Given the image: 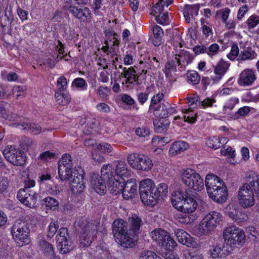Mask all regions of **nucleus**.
Returning a JSON list of instances; mask_svg holds the SVG:
<instances>
[{
	"label": "nucleus",
	"instance_id": "nucleus-1",
	"mask_svg": "<svg viewBox=\"0 0 259 259\" xmlns=\"http://www.w3.org/2000/svg\"><path fill=\"white\" fill-rule=\"evenodd\" d=\"M130 226L127 232L126 223L122 219L115 220L112 224V232L116 242L124 248L133 247L138 240L137 233L142 225L141 219L133 214L128 219Z\"/></svg>",
	"mask_w": 259,
	"mask_h": 259
},
{
	"label": "nucleus",
	"instance_id": "nucleus-2",
	"mask_svg": "<svg viewBox=\"0 0 259 259\" xmlns=\"http://www.w3.org/2000/svg\"><path fill=\"white\" fill-rule=\"evenodd\" d=\"M247 183L239 189L237 199L239 205L243 208H248L254 205L255 200L253 189L259 195V179L254 171L248 172L245 176Z\"/></svg>",
	"mask_w": 259,
	"mask_h": 259
},
{
	"label": "nucleus",
	"instance_id": "nucleus-3",
	"mask_svg": "<svg viewBox=\"0 0 259 259\" xmlns=\"http://www.w3.org/2000/svg\"><path fill=\"white\" fill-rule=\"evenodd\" d=\"M207 193L210 198L218 203L226 202L228 197V190L225 182L213 174H208L205 179Z\"/></svg>",
	"mask_w": 259,
	"mask_h": 259
},
{
	"label": "nucleus",
	"instance_id": "nucleus-4",
	"mask_svg": "<svg viewBox=\"0 0 259 259\" xmlns=\"http://www.w3.org/2000/svg\"><path fill=\"white\" fill-rule=\"evenodd\" d=\"M170 199L174 208L184 213H193L198 206L193 196L188 195L187 191L183 188H179L174 191Z\"/></svg>",
	"mask_w": 259,
	"mask_h": 259
},
{
	"label": "nucleus",
	"instance_id": "nucleus-5",
	"mask_svg": "<svg viewBox=\"0 0 259 259\" xmlns=\"http://www.w3.org/2000/svg\"><path fill=\"white\" fill-rule=\"evenodd\" d=\"M222 213L211 211L207 213L201 220L197 228L198 234L201 236L211 234L223 220Z\"/></svg>",
	"mask_w": 259,
	"mask_h": 259
},
{
	"label": "nucleus",
	"instance_id": "nucleus-6",
	"mask_svg": "<svg viewBox=\"0 0 259 259\" xmlns=\"http://www.w3.org/2000/svg\"><path fill=\"white\" fill-rule=\"evenodd\" d=\"M111 164H104L102 166L101 172L105 180H108L107 185L110 191L114 194L121 193L125 183V180L116 178L112 175Z\"/></svg>",
	"mask_w": 259,
	"mask_h": 259
},
{
	"label": "nucleus",
	"instance_id": "nucleus-7",
	"mask_svg": "<svg viewBox=\"0 0 259 259\" xmlns=\"http://www.w3.org/2000/svg\"><path fill=\"white\" fill-rule=\"evenodd\" d=\"M29 234L30 230L25 222L16 221L12 227L13 238L17 245L20 247L28 245L30 242Z\"/></svg>",
	"mask_w": 259,
	"mask_h": 259
},
{
	"label": "nucleus",
	"instance_id": "nucleus-8",
	"mask_svg": "<svg viewBox=\"0 0 259 259\" xmlns=\"http://www.w3.org/2000/svg\"><path fill=\"white\" fill-rule=\"evenodd\" d=\"M183 183L193 191L200 192L204 189V182L200 175L191 168L183 170L181 175Z\"/></svg>",
	"mask_w": 259,
	"mask_h": 259
},
{
	"label": "nucleus",
	"instance_id": "nucleus-9",
	"mask_svg": "<svg viewBox=\"0 0 259 259\" xmlns=\"http://www.w3.org/2000/svg\"><path fill=\"white\" fill-rule=\"evenodd\" d=\"M244 231L236 226L227 227L223 231V238L227 244L231 247L242 246L245 242Z\"/></svg>",
	"mask_w": 259,
	"mask_h": 259
},
{
	"label": "nucleus",
	"instance_id": "nucleus-10",
	"mask_svg": "<svg viewBox=\"0 0 259 259\" xmlns=\"http://www.w3.org/2000/svg\"><path fill=\"white\" fill-rule=\"evenodd\" d=\"M152 239L159 246L165 249L172 251L177 246V243L169 233L162 229H156L150 233Z\"/></svg>",
	"mask_w": 259,
	"mask_h": 259
},
{
	"label": "nucleus",
	"instance_id": "nucleus-11",
	"mask_svg": "<svg viewBox=\"0 0 259 259\" xmlns=\"http://www.w3.org/2000/svg\"><path fill=\"white\" fill-rule=\"evenodd\" d=\"M75 225L78 226L83 230L80 238V246L84 247L90 246L94 240L95 235L97 233V226L87 222L84 218L76 222Z\"/></svg>",
	"mask_w": 259,
	"mask_h": 259
},
{
	"label": "nucleus",
	"instance_id": "nucleus-12",
	"mask_svg": "<svg viewBox=\"0 0 259 259\" xmlns=\"http://www.w3.org/2000/svg\"><path fill=\"white\" fill-rule=\"evenodd\" d=\"M3 155L8 161L14 165L22 166L26 162V155L12 146H7L3 151Z\"/></svg>",
	"mask_w": 259,
	"mask_h": 259
},
{
	"label": "nucleus",
	"instance_id": "nucleus-13",
	"mask_svg": "<svg viewBox=\"0 0 259 259\" xmlns=\"http://www.w3.org/2000/svg\"><path fill=\"white\" fill-rule=\"evenodd\" d=\"M155 184L153 180L146 178L141 180L139 185V190L142 202L146 205L151 206V197L154 191Z\"/></svg>",
	"mask_w": 259,
	"mask_h": 259
},
{
	"label": "nucleus",
	"instance_id": "nucleus-14",
	"mask_svg": "<svg viewBox=\"0 0 259 259\" xmlns=\"http://www.w3.org/2000/svg\"><path fill=\"white\" fill-rule=\"evenodd\" d=\"M70 188L73 193H80L83 192L84 188V172L80 167H75L72 176L68 179Z\"/></svg>",
	"mask_w": 259,
	"mask_h": 259
},
{
	"label": "nucleus",
	"instance_id": "nucleus-15",
	"mask_svg": "<svg viewBox=\"0 0 259 259\" xmlns=\"http://www.w3.org/2000/svg\"><path fill=\"white\" fill-rule=\"evenodd\" d=\"M69 3L70 6L69 10L73 16L82 21H90L91 18V13L90 9L85 7L78 8L76 5H79L78 0H66Z\"/></svg>",
	"mask_w": 259,
	"mask_h": 259
},
{
	"label": "nucleus",
	"instance_id": "nucleus-16",
	"mask_svg": "<svg viewBox=\"0 0 259 259\" xmlns=\"http://www.w3.org/2000/svg\"><path fill=\"white\" fill-rule=\"evenodd\" d=\"M17 198L27 207L33 208L36 206L37 193L30 189H20L17 193Z\"/></svg>",
	"mask_w": 259,
	"mask_h": 259
},
{
	"label": "nucleus",
	"instance_id": "nucleus-17",
	"mask_svg": "<svg viewBox=\"0 0 259 259\" xmlns=\"http://www.w3.org/2000/svg\"><path fill=\"white\" fill-rule=\"evenodd\" d=\"M175 234L178 242L182 245L193 248H197L199 246L197 240L183 229H176Z\"/></svg>",
	"mask_w": 259,
	"mask_h": 259
},
{
	"label": "nucleus",
	"instance_id": "nucleus-18",
	"mask_svg": "<svg viewBox=\"0 0 259 259\" xmlns=\"http://www.w3.org/2000/svg\"><path fill=\"white\" fill-rule=\"evenodd\" d=\"M107 181L108 180H105L102 175L100 176L99 174H93L91 176V184L95 191L102 195L106 193Z\"/></svg>",
	"mask_w": 259,
	"mask_h": 259
},
{
	"label": "nucleus",
	"instance_id": "nucleus-19",
	"mask_svg": "<svg viewBox=\"0 0 259 259\" xmlns=\"http://www.w3.org/2000/svg\"><path fill=\"white\" fill-rule=\"evenodd\" d=\"M168 191V186L165 183H161L157 186L155 185L153 196L151 197V206H155L159 201L163 200L167 196Z\"/></svg>",
	"mask_w": 259,
	"mask_h": 259
},
{
	"label": "nucleus",
	"instance_id": "nucleus-20",
	"mask_svg": "<svg viewBox=\"0 0 259 259\" xmlns=\"http://www.w3.org/2000/svg\"><path fill=\"white\" fill-rule=\"evenodd\" d=\"M96 120L91 115L81 118L79 122V127L85 135H90L95 132L96 125Z\"/></svg>",
	"mask_w": 259,
	"mask_h": 259
},
{
	"label": "nucleus",
	"instance_id": "nucleus-21",
	"mask_svg": "<svg viewBox=\"0 0 259 259\" xmlns=\"http://www.w3.org/2000/svg\"><path fill=\"white\" fill-rule=\"evenodd\" d=\"M256 80L254 71L250 69L243 70L239 74L237 82L240 86H249Z\"/></svg>",
	"mask_w": 259,
	"mask_h": 259
},
{
	"label": "nucleus",
	"instance_id": "nucleus-22",
	"mask_svg": "<svg viewBox=\"0 0 259 259\" xmlns=\"http://www.w3.org/2000/svg\"><path fill=\"white\" fill-rule=\"evenodd\" d=\"M123 197L126 199L134 198L137 194V181L135 178L128 179L124 185L122 190Z\"/></svg>",
	"mask_w": 259,
	"mask_h": 259
},
{
	"label": "nucleus",
	"instance_id": "nucleus-23",
	"mask_svg": "<svg viewBox=\"0 0 259 259\" xmlns=\"http://www.w3.org/2000/svg\"><path fill=\"white\" fill-rule=\"evenodd\" d=\"M112 168L115 167V172L117 178L125 179L131 176L132 170L128 168L126 163L123 161H116L111 164Z\"/></svg>",
	"mask_w": 259,
	"mask_h": 259
},
{
	"label": "nucleus",
	"instance_id": "nucleus-24",
	"mask_svg": "<svg viewBox=\"0 0 259 259\" xmlns=\"http://www.w3.org/2000/svg\"><path fill=\"white\" fill-rule=\"evenodd\" d=\"M150 110H153L154 115L160 118L166 119L169 115L175 112V109L169 105L160 103L158 106H150Z\"/></svg>",
	"mask_w": 259,
	"mask_h": 259
},
{
	"label": "nucleus",
	"instance_id": "nucleus-25",
	"mask_svg": "<svg viewBox=\"0 0 259 259\" xmlns=\"http://www.w3.org/2000/svg\"><path fill=\"white\" fill-rule=\"evenodd\" d=\"M55 45L56 46V50L58 52L59 54L57 56L56 58L54 59H50L49 58L47 60H37V63L40 65H48L50 67H53L55 66L56 62L58 61L57 60L58 59H61L63 58H65V56L63 55L64 52V45L59 40L56 41Z\"/></svg>",
	"mask_w": 259,
	"mask_h": 259
},
{
	"label": "nucleus",
	"instance_id": "nucleus-26",
	"mask_svg": "<svg viewBox=\"0 0 259 259\" xmlns=\"http://www.w3.org/2000/svg\"><path fill=\"white\" fill-rule=\"evenodd\" d=\"M123 75L124 80L122 81V84L127 88H132L138 83V76L136 74V71L133 68H129L124 71Z\"/></svg>",
	"mask_w": 259,
	"mask_h": 259
},
{
	"label": "nucleus",
	"instance_id": "nucleus-27",
	"mask_svg": "<svg viewBox=\"0 0 259 259\" xmlns=\"http://www.w3.org/2000/svg\"><path fill=\"white\" fill-rule=\"evenodd\" d=\"M182 116L178 115L174 117V122H177L178 119H181L185 122H187L190 123H194L196 121L197 113L195 112L192 109H182Z\"/></svg>",
	"mask_w": 259,
	"mask_h": 259
},
{
	"label": "nucleus",
	"instance_id": "nucleus-28",
	"mask_svg": "<svg viewBox=\"0 0 259 259\" xmlns=\"http://www.w3.org/2000/svg\"><path fill=\"white\" fill-rule=\"evenodd\" d=\"M211 257L213 258H223L226 257L230 254L228 250L223 246L220 245H213L211 246L209 250Z\"/></svg>",
	"mask_w": 259,
	"mask_h": 259
},
{
	"label": "nucleus",
	"instance_id": "nucleus-29",
	"mask_svg": "<svg viewBox=\"0 0 259 259\" xmlns=\"http://www.w3.org/2000/svg\"><path fill=\"white\" fill-rule=\"evenodd\" d=\"M139 160V163L137 167L138 170L148 171L151 169L153 163L152 159L149 156L141 153Z\"/></svg>",
	"mask_w": 259,
	"mask_h": 259
},
{
	"label": "nucleus",
	"instance_id": "nucleus-30",
	"mask_svg": "<svg viewBox=\"0 0 259 259\" xmlns=\"http://www.w3.org/2000/svg\"><path fill=\"white\" fill-rule=\"evenodd\" d=\"M188 147V144L184 141H179L175 142L172 143L169 149V155L171 156H176L187 150Z\"/></svg>",
	"mask_w": 259,
	"mask_h": 259
},
{
	"label": "nucleus",
	"instance_id": "nucleus-31",
	"mask_svg": "<svg viewBox=\"0 0 259 259\" xmlns=\"http://www.w3.org/2000/svg\"><path fill=\"white\" fill-rule=\"evenodd\" d=\"M193 59V55L187 51L181 50L178 54H175V60L179 65L188 64L191 63Z\"/></svg>",
	"mask_w": 259,
	"mask_h": 259
},
{
	"label": "nucleus",
	"instance_id": "nucleus-32",
	"mask_svg": "<svg viewBox=\"0 0 259 259\" xmlns=\"http://www.w3.org/2000/svg\"><path fill=\"white\" fill-rule=\"evenodd\" d=\"M199 6L198 5H187L184 9L183 14L187 23L190 22L191 17L194 18L198 14Z\"/></svg>",
	"mask_w": 259,
	"mask_h": 259
},
{
	"label": "nucleus",
	"instance_id": "nucleus-33",
	"mask_svg": "<svg viewBox=\"0 0 259 259\" xmlns=\"http://www.w3.org/2000/svg\"><path fill=\"white\" fill-rule=\"evenodd\" d=\"M40 250L43 252L45 257L48 259L54 257V250L51 244L45 240H41L39 243Z\"/></svg>",
	"mask_w": 259,
	"mask_h": 259
},
{
	"label": "nucleus",
	"instance_id": "nucleus-34",
	"mask_svg": "<svg viewBox=\"0 0 259 259\" xmlns=\"http://www.w3.org/2000/svg\"><path fill=\"white\" fill-rule=\"evenodd\" d=\"M178 66H179V65L177 63L175 59L166 63L164 72L166 77L169 79H170L176 74L177 71V67Z\"/></svg>",
	"mask_w": 259,
	"mask_h": 259
},
{
	"label": "nucleus",
	"instance_id": "nucleus-35",
	"mask_svg": "<svg viewBox=\"0 0 259 259\" xmlns=\"http://www.w3.org/2000/svg\"><path fill=\"white\" fill-rule=\"evenodd\" d=\"M140 68L141 69V73L146 74L147 73L151 74L153 71L157 70L160 67V63L159 61L156 57H153L152 59L150 61V63L148 64V66H145V68H143L142 65L143 64V62L140 61Z\"/></svg>",
	"mask_w": 259,
	"mask_h": 259
},
{
	"label": "nucleus",
	"instance_id": "nucleus-36",
	"mask_svg": "<svg viewBox=\"0 0 259 259\" xmlns=\"http://www.w3.org/2000/svg\"><path fill=\"white\" fill-rule=\"evenodd\" d=\"M96 144H98L93 139H87L84 141V144L86 146H91L92 147V151L91 156L92 158L97 162L99 163H102L104 161V157L103 155H101L100 154H98L96 153V149L95 148V145Z\"/></svg>",
	"mask_w": 259,
	"mask_h": 259
},
{
	"label": "nucleus",
	"instance_id": "nucleus-37",
	"mask_svg": "<svg viewBox=\"0 0 259 259\" xmlns=\"http://www.w3.org/2000/svg\"><path fill=\"white\" fill-rule=\"evenodd\" d=\"M224 212L238 223L242 221L241 219L238 217V210L237 209V206L234 204H230L227 205L224 209Z\"/></svg>",
	"mask_w": 259,
	"mask_h": 259
},
{
	"label": "nucleus",
	"instance_id": "nucleus-38",
	"mask_svg": "<svg viewBox=\"0 0 259 259\" xmlns=\"http://www.w3.org/2000/svg\"><path fill=\"white\" fill-rule=\"evenodd\" d=\"M153 36L152 41L155 46H158L161 43L162 38L163 36V31L161 27L154 25L152 27Z\"/></svg>",
	"mask_w": 259,
	"mask_h": 259
},
{
	"label": "nucleus",
	"instance_id": "nucleus-39",
	"mask_svg": "<svg viewBox=\"0 0 259 259\" xmlns=\"http://www.w3.org/2000/svg\"><path fill=\"white\" fill-rule=\"evenodd\" d=\"M9 105L5 102H0V117L6 120L12 121L15 119V116L8 110Z\"/></svg>",
	"mask_w": 259,
	"mask_h": 259
},
{
	"label": "nucleus",
	"instance_id": "nucleus-40",
	"mask_svg": "<svg viewBox=\"0 0 259 259\" xmlns=\"http://www.w3.org/2000/svg\"><path fill=\"white\" fill-rule=\"evenodd\" d=\"M73 167L64 165L58 166V172L60 178L62 181L68 180L73 174Z\"/></svg>",
	"mask_w": 259,
	"mask_h": 259
},
{
	"label": "nucleus",
	"instance_id": "nucleus-41",
	"mask_svg": "<svg viewBox=\"0 0 259 259\" xmlns=\"http://www.w3.org/2000/svg\"><path fill=\"white\" fill-rule=\"evenodd\" d=\"M57 247L61 253L65 254L73 250L74 245L70 239L58 242Z\"/></svg>",
	"mask_w": 259,
	"mask_h": 259
},
{
	"label": "nucleus",
	"instance_id": "nucleus-42",
	"mask_svg": "<svg viewBox=\"0 0 259 259\" xmlns=\"http://www.w3.org/2000/svg\"><path fill=\"white\" fill-rule=\"evenodd\" d=\"M18 126L23 130L29 131L34 134H38L42 131V128L37 124L22 122L18 124Z\"/></svg>",
	"mask_w": 259,
	"mask_h": 259
},
{
	"label": "nucleus",
	"instance_id": "nucleus-43",
	"mask_svg": "<svg viewBox=\"0 0 259 259\" xmlns=\"http://www.w3.org/2000/svg\"><path fill=\"white\" fill-rule=\"evenodd\" d=\"M256 54L254 51L251 50V49L247 48L241 51L238 56V61H245L248 60H252L256 58Z\"/></svg>",
	"mask_w": 259,
	"mask_h": 259
},
{
	"label": "nucleus",
	"instance_id": "nucleus-44",
	"mask_svg": "<svg viewBox=\"0 0 259 259\" xmlns=\"http://www.w3.org/2000/svg\"><path fill=\"white\" fill-rule=\"evenodd\" d=\"M141 153H131L127 155L126 157L127 162L128 165L133 169L137 170L138 166L139 158L141 156Z\"/></svg>",
	"mask_w": 259,
	"mask_h": 259
},
{
	"label": "nucleus",
	"instance_id": "nucleus-45",
	"mask_svg": "<svg viewBox=\"0 0 259 259\" xmlns=\"http://www.w3.org/2000/svg\"><path fill=\"white\" fill-rule=\"evenodd\" d=\"M229 64L224 61H221L214 68V73L217 75L218 79H221L229 68Z\"/></svg>",
	"mask_w": 259,
	"mask_h": 259
},
{
	"label": "nucleus",
	"instance_id": "nucleus-46",
	"mask_svg": "<svg viewBox=\"0 0 259 259\" xmlns=\"http://www.w3.org/2000/svg\"><path fill=\"white\" fill-rule=\"evenodd\" d=\"M169 121L167 119L162 118L155 120L154 121V125L155 130L158 133H162L167 130Z\"/></svg>",
	"mask_w": 259,
	"mask_h": 259
},
{
	"label": "nucleus",
	"instance_id": "nucleus-47",
	"mask_svg": "<svg viewBox=\"0 0 259 259\" xmlns=\"http://www.w3.org/2000/svg\"><path fill=\"white\" fill-rule=\"evenodd\" d=\"M55 97L58 104L63 106L67 105L71 101V97L69 95L61 93L59 91L55 93Z\"/></svg>",
	"mask_w": 259,
	"mask_h": 259
},
{
	"label": "nucleus",
	"instance_id": "nucleus-48",
	"mask_svg": "<svg viewBox=\"0 0 259 259\" xmlns=\"http://www.w3.org/2000/svg\"><path fill=\"white\" fill-rule=\"evenodd\" d=\"M95 148L96 149V153L101 155H102L99 152L102 153H109L111 152L113 150L112 147L110 144L105 142L98 143L95 145Z\"/></svg>",
	"mask_w": 259,
	"mask_h": 259
},
{
	"label": "nucleus",
	"instance_id": "nucleus-49",
	"mask_svg": "<svg viewBox=\"0 0 259 259\" xmlns=\"http://www.w3.org/2000/svg\"><path fill=\"white\" fill-rule=\"evenodd\" d=\"M44 205L47 210H55L57 209L59 206V202L56 199L48 197L44 199Z\"/></svg>",
	"mask_w": 259,
	"mask_h": 259
},
{
	"label": "nucleus",
	"instance_id": "nucleus-50",
	"mask_svg": "<svg viewBox=\"0 0 259 259\" xmlns=\"http://www.w3.org/2000/svg\"><path fill=\"white\" fill-rule=\"evenodd\" d=\"M173 0H159L152 8V11L154 13L162 12L164 7H167L172 2Z\"/></svg>",
	"mask_w": 259,
	"mask_h": 259
},
{
	"label": "nucleus",
	"instance_id": "nucleus-51",
	"mask_svg": "<svg viewBox=\"0 0 259 259\" xmlns=\"http://www.w3.org/2000/svg\"><path fill=\"white\" fill-rule=\"evenodd\" d=\"M177 220L181 224L190 225L195 221L196 218L193 214L187 215L180 213L177 215Z\"/></svg>",
	"mask_w": 259,
	"mask_h": 259
},
{
	"label": "nucleus",
	"instance_id": "nucleus-52",
	"mask_svg": "<svg viewBox=\"0 0 259 259\" xmlns=\"http://www.w3.org/2000/svg\"><path fill=\"white\" fill-rule=\"evenodd\" d=\"M139 259H162L155 252L151 250H144L139 253Z\"/></svg>",
	"mask_w": 259,
	"mask_h": 259
},
{
	"label": "nucleus",
	"instance_id": "nucleus-53",
	"mask_svg": "<svg viewBox=\"0 0 259 259\" xmlns=\"http://www.w3.org/2000/svg\"><path fill=\"white\" fill-rule=\"evenodd\" d=\"M72 87H75L80 91L87 90L88 83L82 78L78 77L73 80L72 83Z\"/></svg>",
	"mask_w": 259,
	"mask_h": 259
},
{
	"label": "nucleus",
	"instance_id": "nucleus-54",
	"mask_svg": "<svg viewBox=\"0 0 259 259\" xmlns=\"http://www.w3.org/2000/svg\"><path fill=\"white\" fill-rule=\"evenodd\" d=\"M169 140L167 138L156 136L152 140V145L154 147H161L168 143Z\"/></svg>",
	"mask_w": 259,
	"mask_h": 259
},
{
	"label": "nucleus",
	"instance_id": "nucleus-55",
	"mask_svg": "<svg viewBox=\"0 0 259 259\" xmlns=\"http://www.w3.org/2000/svg\"><path fill=\"white\" fill-rule=\"evenodd\" d=\"M64 165L68 167H73L71 157L70 154H64L62 156L59 161L58 166Z\"/></svg>",
	"mask_w": 259,
	"mask_h": 259
},
{
	"label": "nucleus",
	"instance_id": "nucleus-56",
	"mask_svg": "<svg viewBox=\"0 0 259 259\" xmlns=\"http://www.w3.org/2000/svg\"><path fill=\"white\" fill-rule=\"evenodd\" d=\"M58 228L59 226L57 222H51L48 226V231L47 233L48 237L52 238L56 233Z\"/></svg>",
	"mask_w": 259,
	"mask_h": 259
},
{
	"label": "nucleus",
	"instance_id": "nucleus-57",
	"mask_svg": "<svg viewBox=\"0 0 259 259\" xmlns=\"http://www.w3.org/2000/svg\"><path fill=\"white\" fill-rule=\"evenodd\" d=\"M239 54V49L238 46L234 44L232 46L230 52L227 55V57L231 60H234L236 59L238 60Z\"/></svg>",
	"mask_w": 259,
	"mask_h": 259
},
{
	"label": "nucleus",
	"instance_id": "nucleus-58",
	"mask_svg": "<svg viewBox=\"0 0 259 259\" xmlns=\"http://www.w3.org/2000/svg\"><path fill=\"white\" fill-rule=\"evenodd\" d=\"M220 51V46L216 43L210 45L206 48V53L210 57L217 55Z\"/></svg>",
	"mask_w": 259,
	"mask_h": 259
},
{
	"label": "nucleus",
	"instance_id": "nucleus-59",
	"mask_svg": "<svg viewBox=\"0 0 259 259\" xmlns=\"http://www.w3.org/2000/svg\"><path fill=\"white\" fill-rule=\"evenodd\" d=\"M221 153L222 155L227 157H235V150L229 146H225L221 150Z\"/></svg>",
	"mask_w": 259,
	"mask_h": 259
},
{
	"label": "nucleus",
	"instance_id": "nucleus-60",
	"mask_svg": "<svg viewBox=\"0 0 259 259\" xmlns=\"http://www.w3.org/2000/svg\"><path fill=\"white\" fill-rule=\"evenodd\" d=\"M68 233L67 228L63 227L60 229L58 234L57 235V242H61L68 240Z\"/></svg>",
	"mask_w": 259,
	"mask_h": 259
},
{
	"label": "nucleus",
	"instance_id": "nucleus-61",
	"mask_svg": "<svg viewBox=\"0 0 259 259\" xmlns=\"http://www.w3.org/2000/svg\"><path fill=\"white\" fill-rule=\"evenodd\" d=\"M67 79L64 76H61L58 79L57 87L60 92L65 90L67 88Z\"/></svg>",
	"mask_w": 259,
	"mask_h": 259
},
{
	"label": "nucleus",
	"instance_id": "nucleus-62",
	"mask_svg": "<svg viewBox=\"0 0 259 259\" xmlns=\"http://www.w3.org/2000/svg\"><path fill=\"white\" fill-rule=\"evenodd\" d=\"M186 100L187 104H188L189 107V109H193L195 108L199 104L198 97L195 95L191 97H187L186 98Z\"/></svg>",
	"mask_w": 259,
	"mask_h": 259
},
{
	"label": "nucleus",
	"instance_id": "nucleus-63",
	"mask_svg": "<svg viewBox=\"0 0 259 259\" xmlns=\"http://www.w3.org/2000/svg\"><path fill=\"white\" fill-rule=\"evenodd\" d=\"M259 23V16L253 15L250 16L247 21L248 27L253 28Z\"/></svg>",
	"mask_w": 259,
	"mask_h": 259
},
{
	"label": "nucleus",
	"instance_id": "nucleus-64",
	"mask_svg": "<svg viewBox=\"0 0 259 259\" xmlns=\"http://www.w3.org/2000/svg\"><path fill=\"white\" fill-rule=\"evenodd\" d=\"M185 257L186 259H204L203 254L198 251H189Z\"/></svg>",
	"mask_w": 259,
	"mask_h": 259
}]
</instances>
